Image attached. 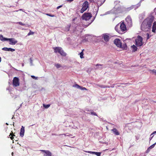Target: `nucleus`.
Instances as JSON below:
<instances>
[{"mask_svg": "<svg viewBox=\"0 0 156 156\" xmlns=\"http://www.w3.org/2000/svg\"><path fill=\"white\" fill-rule=\"evenodd\" d=\"M143 38L140 36L138 35L135 40V44L137 46H141L143 45Z\"/></svg>", "mask_w": 156, "mask_h": 156, "instance_id": "1", "label": "nucleus"}, {"mask_svg": "<svg viewBox=\"0 0 156 156\" xmlns=\"http://www.w3.org/2000/svg\"><path fill=\"white\" fill-rule=\"evenodd\" d=\"M146 20H144L142 22L141 27V30L144 31H147L151 27H148V25L146 24Z\"/></svg>", "mask_w": 156, "mask_h": 156, "instance_id": "2", "label": "nucleus"}, {"mask_svg": "<svg viewBox=\"0 0 156 156\" xmlns=\"http://www.w3.org/2000/svg\"><path fill=\"white\" fill-rule=\"evenodd\" d=\"M154 20V17L153 16H150L145 19L144 20H146V24L148 25V27H151L152 25V23L153 22Z\"/></svg>", "mask_w": 156, "mask_h": 156, "instance_id": "3", "label": "nucleus"}, {"mask_svg": "<svg viewBox=\"0 0 156 156\" xmlns=\"http://www.w3.org/2000/svg\"><path fill=\"white\" fill-rule=\"evenodd\" d=\"M89 7V3L87 1H85L83 4L82 8L81 9L80 12L83 13L85 11L87 10Z\"/></svg>", "mask_w": 156, "mask_h": 156, "instance_id": "4", "label": "nucleus"}, {"mask_svg": "<svg viewBox=\"0 0 156 156\" xmlns=\"http://www.w3.org/2000/svg\"><path fill=\"white\" fill-rule=\"evenodd\" d=\"M126 23L127 27H130L132 26V19L130 16H128L126 18Z\"/></svg>", "mask_w": 156, "mask_h": 156, "instance_id": "5", "label": "nucleus"}, {"mask_svg": "<svg viewBox=\"0 0 156 156\" xmlns=\"http://www.w3.org/2000/svg\"><path fill=\"white\" fill-rule=\"evenodd\" d=\"M92 17V15L90 13H86L83 14L82 16V18L83 20H89Z\"/></svg>", "mask_w": 156, "mask_h": 156, "instance_id": "6", "label": "nucleus"}, {"mask_svg": "<svg viewBox=\"0 0 156 156\" xmlns=\"http://www.w3.org/2000/svg\"><path fill=\"white\" fill-rule=\"evenodd\" d=\"M12 84L13 86L17 87L20 85L19 79L17 77H14L13 80Z\"/></svg>", "mask_w": 156, "mask_h": 156, "instance_id": "7", "label": "nucleus"}, {"mask_svg": "<svg viewBox=\"0 0 156 156\" xmlns=\"http://www.w3.org/2000/svg\"><path fill=\"white\" fill-rule=\"evenodd\" d=\"M120 31L122 32H124L127 30V28L126 24L124 22H122L121 23L120 26Z\"/></svg>", "mask_w": 156, "mask_h": 156, "instance_id": "8", "label": "nucleus"}, {"mask_svg": "<svg viewBox=\"0 0 156 156\" xmlns=\"http://www.w3.org/2000/svg\"><path fill=\"white\" fill-rule=\"evenodd\" d=\"M114 43L118 47H121L122 46V43L120 39H116L114 41Z\"/></svg>", "mask_w": 156, "mask_h": 156, "instance_id": "9", "label": "nucleus"}, {"mask_svg": "<svg viewBox=\"0 0 156 156\" xmlns=\"http://www.w3.org/2000/svg\"><path fill=\"white\" fill-rule=\"evenodd\" d=\"M41 151L44 153V156H51V153L49 151L41 150Z\"/></svg>", "mask_w": 156, "mask_h": 156, "instance_id": "10", "label": "nucleus"}, {"mask_svg": "<svg viewBox=\"0 0 156 156\" xmlns=\"http://www.w3.org/2000/svg\"><path fill=\"white\" fill-rule=\"evenodd\" d=\"M109 34H103L102 37L104 38V41L107 42L110 39Z\"/></svg>", "mask_w": 156, "mask_h": 156, "instance_id": "11", "label": "nucleus"}, {"mask_svg": "<svg viewBox=\"0 0 156 156\" xmlns=\"http://www.w3.org/2000/svg\"><path fill=\"white\" fill-rule=\"evenodd\" d=\"M9 44L11 45H15L17 42V41L13 38H9Z\"/></svg>", "mask_w": 156, "mask_h": 156, "instance_id": "12", "label": "nucleus"}, {"mask_svg": "<svg viewBox=\"0 0 156 156\" xmlns=\"http://www.w3.org/2000/svg\"><path fill=\"white\" fill-rule=\"evenodd\" d=\"M53 48L54 50V52L55 53H59L62 49V48L59 47H54Z\"/></svg>", "mask_w": 156, "mask_h": 156, "instance_id": "13", "label": "nucleus"}, {"mask_svg": "<svg viewBox=\"0 0 156 156\" xmlns=\"http://www.w3.org/2000/svg\"><path fill=\"white\" fill-rule=\"evenodd\" d=\"M106 0H96L95 2L98 5L101 6L105 2Z\"/></svg>", "mask_w": 156, "mask_h": 156, "instance_id": "14", "label": "nucleus"}, {"mask_svg": "<svg viewBox=\"0 0 156 156\" xmlns=\"http://www.w3.org/2000/svg\"><path fill=\"white\" fill-rule=\"evenodd\" d=\"M152 31L153 32L156 33V22H154L153 23Z\"/></svg>", "mask_w": 156, "mask_h": 156, "instance_id": "15", "label": "nucleus"}, {"mask_svg": "<svg viewBox=\"0 0 156 156\" xmlns=\"http://www.w3.org/2000/svg\"><path fill=\"white\" fill-rule=\"evenodd\" d=\"M2 49L5 51H11L13 52L15 51V49L11 48H4Z\"/></svg>", "mask_w": 156, "mask_h": 156, "instance_id": "16", "label": "nucleus"}, {"mask_svg": "<svg viewBox=\"0 0 156 156\" xmlns=\"http://www.w3.org/2000/svg\"><path fill=\"white\" fill-rule=\"evenodd\" d=\"M24 127L22 126L20 132V135L22 137L23 136L24 133Z\"/></svg>", "mask_w": 156, "mask_h": 156, "instance_id": "17", "label": "nucleus"}, {"mask_svg": "<svg viewBox=\"0 0 156 156\" xmlns=\"http://www.w3.org/2000/svg\"><path fill=\"white\" fill-rule=\"evenodd\" d=\"M111 130L116 135H119L120 134L119 132L116 128H113V129H112Z\"/></svg>", "mask_w": 156, "mask_h": 156, "instance_id": "18", "label": "nucleus"}, {"mask_svg": "<svg viewBox=\"0 0 156 156\" xmlns=\"http://www.w3.org/2000/svg\"><path fill=\"white\" fill-rule=\"evenodd\" d=\"M59 53L63 56H65L66 55V53L62 49L61 51H60Z\"/></svg>", "mask_w": 156, "mask_h": 156, "instance_id": "19", "label": "nucleus"}, {"mask_svg": "<svg viewBox=\"0 0 156 156\" xmlns=\"http://www.w3.org/2000/svg\"><path fill=\"white\" fill-rule=\"evenodd\" d=\"M71 27V25H68L64 28V30L66 31H68L69 30V29Z\"/></svg>", "mask_w": 156, "mask_h": 156, "instance_id": "20", "label": "nucleus"}, {"mask_svg": "<svg viewBox=\"0 0 156 156\" xmlns=\"http://www.w3.org/2000/svg\"><path fill=\"white\" fill-rule=\"evenodd\" d=\"M131 47V48H132L133 52H135L137 51V48L134 45H133Z\"/></svg>", "mask_w": 156, "mask_h": 156, "instance_id": "21", "label": "nucleus"}, {"mask_svg": "<svg viewBox=\"0 0 156 156\" xmlns=\"http://www.w3.org/2000/svg\"><path fill=\"white\" fill-rule=\"evenodd\" d=\"M119 26L118 24L116 25V26L115 27V30L118 33H120V30L119 29Z\"/></svg>", "mask_w": 156, "mask_h": 156, "instance_id": "22", "label": "nucleus"}, {"mask_svg": "<svg viewBox=\"0 0 156 156\" xmlns=\"http://www.w3.org/2000/svg\"><path fill=\"white\" fill-rule=\"evenodd\" d=\"M11 136L10 137V138H11V139L12 140H13L14 138V136H15L13 134V132H12V131H11V132L9 136Z\"/></svg>", "mask_w": 156, "mask_h": 156, "instance_id": "23", "label": "nucleus"}, {"mask_svg": "<svg viewBox=\"0 0 156 156\" xmlns=\"http://www.w3.org/2000/svg\"><path fill=\"white\" fill-rule=\"evenodd\" d=\"M121 48L123 49V50H126L127 49V45L126 44H123V45L122 44L121 47Z\"/></svg>", "mask_w": 156, "mask_h": 156, "instance_id": "24", "label": "nucleus"}, {"mask_svg": "<svg viewBox=\"0 0 156 156\" xmlns=\"http://www.w3.org/2000/svg\"><path fill=\"white\" fill-rule=\"evenodd\" d=\"M84 50V49L82 51L79 53L80 55V57L81 58H84L83 57V51Z\"/></svg>", "mask_w": 156, "mask_h": 156, "instance_id": "25", "label": "nucleus"}, {"mask_svg": "<svg viewBox=\"0 0 156 156\" xmlns=\"http://www.w3.org/2000/svg\"><path fill=\"white\" fill-rule=\"evenodd\" d=\"M43 106L45 108H49L50 106V105H46L44 104Z\"/></svg>", "mask_w": 156, "mask_h": 156, "instance_id": "26", "label": "nucleus"}, {"mask_svg": "<svg viewBox=\"0 0 156 156\" xmlns=\"http://www.w3.org/2000/svg\"><path fill=\"white\" fill-rule=\"evenodd\" d=\"M55 66L57 68H58L61 67V65L58 64H55Z\"/></svg>", "mask_w": 156, "mask_h": 156, "instance_id": "27", "label": "nucleus"}, {"mask_svg": "<svg viewBox=\"0 0 156 156\" xmlns=\"http://www.w3.org/2000/svg\"><path fill=\"white\" fill-rule=\"evenodd\" d=\"M45 14L47 16H48L51 17H54L55 16V15H53L50 14H49L48 13H46V14Z\"/></svg>", "mask_w": 156, "mask_h": 156, "instance_id": "28", "label": "nucleus"}, {"mask_svg": "<svg viewBox=\"0 0 156 156\" xmlns=\"http://www.w3.org/2000/svg\"><path fill=\"white\" fill-rule=\"evenodd\" d=\"M34 34V33L33 32H32L30 30L29 32L27 34V35L28 36H29L33 34Z\"/></svg>", "mask_w": 156, "mask_h": 156, "instance_id": "29", "label": "nucleus"}, {"mask_svg": "<svg viewBox=\"0 0 156 156\" xmlns=\"http://www.w3.org/2000/svg\"><path fill=\"white\" fill-rule=\"evenodd\" d=\"M149 71H152L154 73L155 75H156V70L155 69H153L152 70H149Z\"/></svg>", "mask_w": 156, "mask_h": 156, "instance_id": "30", "label": "nucleus"}, {"mask_svg": "<svg viewBox=\"0 0 156 156\" xmlns=\"http://www.w3.org/2000/svg\"><path fill=\"white\" fill-rule=\"evenodd\" d=\"M73 87H76L77 88H80L81 86L78 85L77 84H76L74 86H73Z\"/></svg>", "mask_w": 156, "mask_h": 156, "instance_id": "31", "label": "nucleus"}, {"mask_svg": "<svg viewBox=\"0 0 156 156\" xmlns=\"http://www.w3.org/2000/svg\"><path fill=\"white\" fill-rule=\"evenodd\" d=\"M86 152H87L90 154H95V153L96 152H93V151H86Z\"/></svg>", "mask_w": 156, "mask_h": 156, "instance_id": "32", "label": "nucleus"}, {"mask_svg": "<svg viewBox=\"0 0 156 156\" xmlns=\"http://www.w3.org/2000/svg\"><path fill=\"white\" fill-rule=\"evenodd\" d=\"M91 115H95V116H97V114L94 112H91Z\"/></svg>", "mask_w": 156, "mask_h": 156, "instance_id": "33", "label": "nucleus"}, {"mask_svg": "<svg viewBox=\"0 0 156 156\" xmlns=\"http://www.w3.org/2000/svg\"><path fill=\"white\" fill-rule=\"evenodd\" d=\"M17 23L19 24L22 25V26H25V24L21 22H19Z\"/></svg>", "mask_w": 156, "mask_h": 156, "instance_id": "34", "label": "nucleus"}, {"mask_svg": "<svg viewBox=\"0 0 156 156\" xmlns=\"http://www.w3.org/2000/svg\"><path fill=\"white\" fill-rule=\"evenodd\" d=\"M101 153V152H96L95 154L97 155V156H100Z\"/></svg>", "mask_w": 156, "mask_h": 156, "instance_id": "35", "label": "nucleus"}, {"mask_svg": "<svg viewBox=\"0 0 156 156\" xmlns=\"http://www.w3.org/2000/svg\"><path fill=\"white\" fill-rule=\"evenodd\" d=\"M155 144H156V143H155V144H153V145H151L150 147H149V148H150L151 149H152V148H153L154 147V146H155Z\"/></svg>", "mask_w": 156, "mask_h": 156, "instance_id": "36", "label": "nucleus"}, {"mask_svg": "<svg viewBox=\"0 0 156 156\" xmlns=\"http://www.w3.org/2000/svg\"><path fill=\"white\" fill-rule=\"evenodd\" d=\"M9 38L3 37V38L2 40V41H9Z\"/></svg>", "mask_w": 156, "mask_h": 156, "instance_id": "37", "label": "nucleus"}, {"mask_svg": "<svg viewBox=\"0 0 156 156\" xmlns=\"http://www.w3.org/2000/svg\"><path fill=\"white\" fill-rule=\"evenodd\" d=\"M80 89L81 90H87L86 88L84 87H80Z\"/></svg>", "mask_w": 156, "mask_h": 156, "instance_id": "38", "label": "nucleus"}, {"mask_svg": "<svg viewBox=\"0 0 156 156\" xmlns=\"http://www.w3.org/2000/svg\"><path fill=\"white\" fill-rule=\"evenodd\" d=\"M69 133H66V134H64V135L65 136H72V135L71 134H68Z\"/></svg>", "mask_w": 156, "mask_h": 156, "instance_id": "39", "label": "nucleus"}, {"mask_svg": "<svg viewBox=\"0 0 156 156\" xmlns=\"http://www.w3.org/2000/svg\"><path fill=\"white\" fill-rule=\"evenodd\" d=\"M150 150H151V149L149 148V147H148V149H147V150H146V152L147 153H148L150 151Z\"/></svg>", "mask_w": 156, "mask_h": 156, "instance_id": "40", "label": "nucleus"}, {"mask_svg": "<svg viewBox=\"0 0 156 156\" xmlns=\"http://www.w3.org/2000/svg\"><path fill=\"white\" fill-rule=\"evenodd\" d=\"M3 38L2 35V34L0 35V39L2 41V39Z\"/></svg>", "mask_w": 156, "mask_h": 156, "instance_id": "41", "label": "nucleus"}, {"mask_svg": "<svg viewBox=\"0 0 156 156\" xmlns=\"http://www.w3.org/2000/svg\"><path fill=\"white\" fill-rule=\"evenodd\" d=\"M147 39H148L150 38L149 35V34L148 33L147 34Z\"/></svg>", "mask_w": 156, "mask_h": 156, "instance_id": "42", "label": "nucleus"}, {"mask_svg": "<svg viewBox=\"0 0 156 156\" xmlns=\"http://www.w3.org/2000/svg\"><path fill=\"white\" fill-rule=\"evenodd\" d=\"M90 2L93 3L94 2V0H89Z\"/></svg>", "mask_w": 156, "mask_h": 156, "instance_id": "43", "label": "nucleus"}, {"mask_svg": "<svg viewBox=\"0 0 156 156\" xmlns=\"http://www.w3.org/2000/svg\"><path fill=\"white\" fill-rule=\"evenodd\" d=\"M62 7V5H61L59 6H58L57 7V9H58Z\"/></svg>", "mask_w": 156, "mask_h": 156, "instance_id": "44", "label": "nucleus"}, {"mask_svg": "<svg viewBox=\"0 0 156 156\" xmlns=\"http://www.w3.org/2000/svg\"><path fill=\"white\" fill-rule=\"evenodd\" d=\"M73 0H68L67 1L69 2H72L73 1Z\"/></svg>", "mask_w": 156, "mask_h": 156, "instance_id": "45", "label": "nucleus"}, {"mask_svg": "<svg viewBox=\"0 0 156 156\" xmlns=\"http://www.w3.org/2000/svg\"><path fill=\"white\" fill-rule=\"evenodd\" d=\"M156 133V131H154L151 134V135H152Z\"/></svg>", "mask_w": 156, "mask_h": 156, "instance_id": "46", "label": "nucleus"}, {"mask_svg": "<svg viewBox=\"0 0 156 156\" xmlns=\"http://www.w3.org/2000/svg\"><path fill=\"white\" fill-rule=\"evenodd\" d=\"M31 77L32 78H33L34 79L35 78V76H31Z\"/></svg>", "mask_w": 156, "mask_h": 156, "instance_id": "47", "label": "nucleus"}, {"mask_svg": "<svg viewBox=\"0 0 156 156\" xmlns=\"http://www.w3.org/2000/svg\"><path fill=\"white\" fill-rule=\"evenodd\" d=\"M102 65L99 64H97L96 65V66H102Z\"/></svg>", "mask_w": 156, "mask_h": 156, "instance_id": "48", "label": "nucleus"}, {"mask_svg": "<svg viewBox=\"0 0 156 156\" xmlns=\"http://www.w3.org/2000/svg\"><path fill=\"white\" fill-rule=\"evenodd\" d=\"M2 60L1 58L0 57V62H1Z\"/></svg>", "mask_w": 156, "mask_h": 156, "instance_id": "49", "label": "nucleus"}, {"mask_svg": "<svg viewBox=\"0 0 156 156\" xmlns=\"http://www.w3.org/2000/svg\"><path fill=\"white\" fill-rule=\"evenodd\" d=\"M6 125H9V124H8L7 123H6Z\"/></svg>", "mask_w": 156, "mask_h": 156, "instance_id": "50", "label": "nucleus"}, {"mask_svg": "<svg viewBox=\"0 0 156 156\" xmlns=\"http://www.w3.org/2000/svg\"><path fill=\"white\" fill-rule=\"evenodd\" d=\"M30 60H31V62H32V59L31 58H30Z\"/></svg>", "mask_w": 156, "mask_h": 156, "instance_id": "51", "label": "nucleus"}, {"mask_svg": "<svg viewBox=\"0 0 156 156\" xmlns=\"http://www.w3.org/2000/svg\"><path fill=\"white\" fill-rule=\"evenodd\" d=\"M22 10V9H20V11H21Z\"/></svg>", "mask_w": 156, "mask_h": 156, "instance_id": "52", "label": "nucleus"}, {"mask_svg": "<svg viewBox=\"0 0 156 156\" xmlns=\"http://www.w3.org/2000/svg\"><path fill=\"white\" fill-rule=\"evenodd\" d=\"M61 135V134H59V135L60 136V135Z\"/></svg>", "mask_w": 156, "mask_h": 156, "instance_id": "53", "label": "nucleus"}, {"mask_svg": "<svg viewBox=\"0 0 156 156\" xmlns=\"http://www.w3.org/2000/svg\"><path fill=\"white\" fill-rule=\"evenodd\" d=\"M152 137H151V140L152 138Z\"/></svg>", "mask_w": 156, "mask_h": 156, "instance_id": "54", "label": "nucleus"}]
</instances>
